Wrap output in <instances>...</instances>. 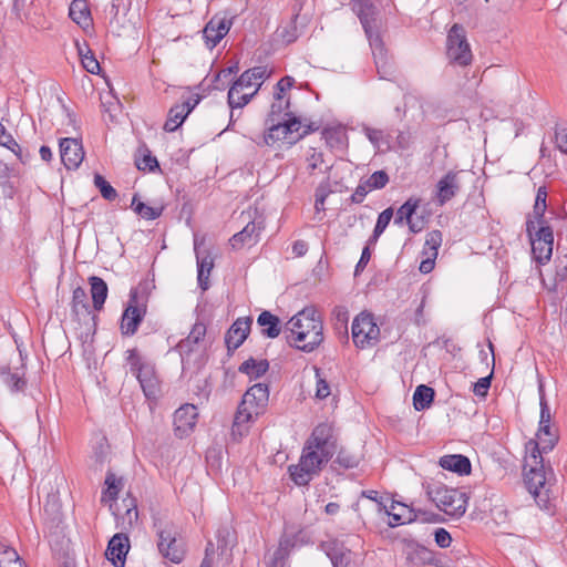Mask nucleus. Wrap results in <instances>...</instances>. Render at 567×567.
I'll return each mask as SVG.
<instances>
[{
    "mask_svg": "<svg viewBox=\"0 0 567 567\" xmlns=\"http://www.w3.org/2000/svg\"><path fill=\"white\" fill-rule=\"evenodd\" d=\"M286 341L303 352H312L323 341V323L313 307H306L285 326Z\"/></svg>",
    "mask_w": 567,
    "mask_h": 567,
    "instance_id": "obj_1",
    "label": "nucleus"
},
{
    "mask_svg": "<svg viewBox=\"0 0 567 567\" xmlns=\"http://www.w3.org/2000/svg\"><path fill=\"white\" fill-rule=\"evenodd\" d=\"M334 453L328 450H317L305 444L297 464L289 465L288 473L298 486H307L329 463Z\"/></svg>",
    "mask_w": 567,
    "mask_h": 567,
    "instance_id": "obj_2",
    "label": "nucleus"
},
{
    "mask_svg": "<svg viewBox=\"0 0 567 567\" xmlns=\"http://www.w3.org/2000/svg\"><path fill=\"white\" fill-rule=\"evenodd\" d=\"M147 284H140L130 291L128 301L122 313L120 330L125 337L134 336L143 322L147 311Z\"/></svg>",
    "mask_w": 567,
    "mask_h": 567,
    "instance_id": "obj_3",
    "label": "nucleus"
},
{
    "mask_svg": "<svg viewBox=\"0 0 567 567\" xmlns=\"http://www.w3.org/2000/svg\"><path fill=\"white\" fill-rule=\"evenodd\" d=\"M426 494L440 511L453 518H460L466 512L468 496L461 489L434 484L426 488Z\"/></svg>",
    "mask_w": 567,
    "mask_h": 567,
    "instance_id": "obj_4",
    "label": "nucleus"
},
{
    "mask_svg": "<svg viewBox=\"0 0 567 567\" xmlns=\"http://www.w3.org/2000/svg\"><path fill=\"white\" fill-rule=\"evenodd\" d=\"M126 354L130 371L138 380L144 395L148 400H156L161 393V383L154 365L151 362L144 361L135 348L127 350Z\"/></svg>",
    "mask_w": 567,
    "mask_h": 567,
    "instance_id": "obj_5",
    "label": "nucleus"
},
{
    "mask_svg": "<svg viewBox=\"0 0 567 567\" xmlns=\"http://www.w3.org/2000/svg\"><path fill=\"white\" fill-rule=\"evenodd\" d=\"M526 234L532 245V254L538 264L550 260L554 247V231L549 225H542L536 230L535 221L530 216L526 219Z\"/></svg>",
    "mask_w": 567,
    "mask_h": 567,
    "instance_id": "obj_6",
    "label": "nucleus"
},
{
    "mask_svg": "<svg viewBox=\"0 0 567 567\" xmlns=\"http://www.w3.org/2000/svg\"><path fill=\"white\" fill-rule=\"evenodd\" d=\"M154 526L157 528V548L161 555L174 564H179L185 557V548L177 539V527L173 523H155Z\"/></svg>",
    "mask_w": 567,
    "mask_h": 567,
    "instance_id": "obj_7",
    "label": "nucleus"
},
{
    "mask_svg": "<svg viewBox=\"0 0 567 567\" xmlns=\"http://www.w3.org/2000/svg\"><path fill=\"white\" fill-rule=\"evenodd\" d=\"M352 340L357 348L365 349L380 341V328L371 312L359 313L351 326Z\"/></svg>",
    "mask_w": 567,
    "mask_h": 567,
    "instance_id": "obj_8",
    "label": "nucleus"
},
{
    "mask_svg": "<svg viewBox=\"0 0 567 567\" xmlns=\"http://www.w3.org/2000/svg\"><path fill=\"white\" fill-rule=\"evenodd\" d=\"M446 55L452 64L467 66L473 54L466 39V32L461 24H453L446 38Z\"/></svg>",
    "mask_w": 567,
    "mask_h": 567,
    "instance_id": "obj_9",
    "label": "nucleus"
},
{
    "mask_svg": "<svg viewBox=\"0 0 567 567\" xmlns=\"http://www.w3.org/2000/svg\"><path fill=\"white\" fill-rule=\"evenodd\" d=\"M268 123L270 126L264 137L267 145H274L279 141L295 144L297 142L295 132L300 131L302 127L300 118L295 116L291 112H286L282 121Z\"/></svg>",
    "mask_w": 567,
    "mask_h": 567,
    "instance_id": "obj_10",
    "label": "nucleus"
},
{
    "mask_svg": "<svg viewBox=\"0 0 567 567\" xmlns=\"http://www.w3.org/2000/svg\"><path fill=\"white\" fill-rule=\"evenodd\" d=\"M524 482L528 492L534 496L538 504L540 502H547V472L544 464L535 465L530 462L524 464Z\"/></svg>",
    "mask_w": 567,
    "mask_h": 567,
    "instance_id": "obj_11",
    "label": "nucleus"
},
{
    "mask_svg": "<svg viewBox=\"0 0 567 567\" xmlns=\"http://www.w3.org/2000/svg\"><path fill=\"white\" fill-rule=\"evenodd\" d=\"M463 174V169H451L439 179L435 185V200L437 205H445L460 193Z\"/></svg>",
    "mask_w": 567,
    "mask_h": 567,
    "instance_id": "obj_12",
    "label": "nucleus"
},
{
    "mask_svg": "<svg viewBox=\"0 0 567 567\" xmlns=\"http://www.w3.org/2000/svg\"><path fill=\"white\" fill-rule=\"evenodd\" d=\"M207 333V328L204 322L197 321L194 323L192 330L188 336L182 339L175 350L179 353L183 368L188 363L189 357L193 352L197 350L199 344L204 342L205 336Z\"/></svg>",
    "mask_w": 567,
    "mask_h": 567,
    "instance_id": "obj_13",
    "label": "nucleus"
},
{
    "mask_svg": "<svg viewBox=\"0 0 567 567\" xmlns=\"http://www.w3.org/2000/svg\"><path fill=\"white\" fill-rule=\"evenodd\" d=\"M72 316L76 320H81L82 317L86 320V324H90L89 329L95 332L97 324V316L92 313L91 306L87 301L86 291L82 287H76L72 293L71 301Z\"/></svg>",
    "mask_w": 567,
    "mask_h": 567,
    "instance_id": "obj_14",
    "label": "nucleus"
},
{
    "mask_svg": "<svg viewBox=\"0 0 567 567\" xmlns=\"http://www.w3.org/2000/svg\"><path fill=\"white\" fill-rule=\"evenodd\" d=\"M251 324V317H243L234 321L225 334V344L228 352H234L245 342L250 332Z\"/></svg>",
    "mask_w": 567,
    "mask_h": 567,
    "instance_id": "obj_15",
    "label": "nucleus"
},
{
    "mask_svg": "<svg viewBox=\"0 0 567 567\" xmlns=\"http://www.w3.org/2000/svg\"><path fill=\"white\" fill-rule=\"evenodd\" d=\"M231 20L226 17L214 16L203 30V38L208 48H215L221 39L229 32Z\"/></svg>",
    "mask_w": 567,
    "mask_h": 567,
    "instance_id": "obj_16",
    "label": "nucleus"
},
{
    "mask_svg": "<svg viewBox=\"0 0 567 567\" xmlns=\"http://www.w3.org/2000/svg\"><path fill=\"white\" fill-rule=\"evenodd\" d=\"M307 445H311L317 450H328L331 453L337 452V439L333 434V427L329 423L318 424L306 441Z\"/></svg>",
    "mask_w": 567,
    "mask_h": 567,
    "instance_id": "obj_17",
    "label": "nucleus"
},
{
    "mask_svg": "<svg viewBox=\"0 0 567 567\" xmlns=\"http://www.w3.org/2000/svg\"><path fill=\"white\" fill-rule=\"evenodd\" d=\"M61 161L68 169L78 168L84 158L82 143L72 137L60 140Z\"/></svg>",
    "mask_w": 567,
    "mask_h": 567,
    "instance_id": "obj_18",
    "label": "nucleus"
},
{
    "mask_svg": "<svg viewBox=\"0 0 567 567\" xmlns=\"http://www.w3.org/2000/svg\"><path fill=\"white\" fill-rule=\"evenodd\" d=\"M130 550V538L126 533H116L109 542L106 558L114 567H124Z\"/></svg>",
    "mask_w": 567,
    "mask_h": 567,
    "instance_id": "obj_19",
    "label": "nucleus"
},
{
    "mask_svg": "<svg viewBox=\"0 0 567 567\" xmlns=\"http://www.w3.org/2000/svg\"><path fill=\"white\" fill-rule=\"evenodd\" d=\"M404 554L406 560L414 566L434 565V553L413 539L404 538Z\"/></svg>",
    "mask_w": 567,
    "mask_h": 567,
    "instance_id": "obj_20",
    "label": "nucleus"
},
{
    "mask_svg": "<svg viewBox=\"0 0 567 567\" xmlns=\"http://www.w3.org/2000/svg\"><path fill=\"white\" fill-rule=\"evenodd\" d=\"M197 408L194 404H184L174 413L175 432L179 435L188 434L197 422Z\"/></svg>",
    "mask_w": 567,
    "mask_h": 567,
    "instance_id": "obj_21",
    "label": "nucleus"
},
{
    "mask_svg": "<svg viewBox=\"0 0 567 567\" xmlns=\"http://www.w3.org/2000/svg\"><path fill=\"white\" fill-rule=\"evenodd\" d=\"M382 512L391 518L388 524L390 527L410 524L419 518V514L413 508L398 501H392L390 508L385 505Z\"/></svg>",
    "mask_w": 567,
    "mask_h": 567,
    "instance_id": "obj_22",
    "label": "nucleus"
},
{
    "mask_svg": "<svg viewBox=\"0 0 567 567\" xmlns=\"http://www.w3.org/2000/svg\"><path fill=\"white\" fill-rule=\"evenodd\" d=\"M202 97V95L196 94V99L194 100L192 106H187V104H176L172 106L168 111V116L163 128L166 132H175L184 123L187 115L200 102Z\"/></svg>",
    "mask_w": 567,
    "mask_h": 567,
    "instance_id": "obj_23",
    "label": "nucleus"
},
{
    "mask_svg": "<svg viewBox=\"0 0 567 567\" xmlns=\"http://www.w3.org/2000/svg\"><path fill=\"white\" fill-rule=\"evenodd\" d=\"M125 512L123 514H118L113 512L116 518V527L121 529V533L130 532L133 526L137 523L138 519V511L136 505V499L133 497H127L122 501Z\"/></svg>",
    "mask_w": 567,
    "mask_h": 567,
    "instance_id": "obj_24",
    "label": "nucleus"
},
{
    "mask_svg": "<svg viewBox=\"0 0 567 567\" xmlns=\"http://www.w3.org/2000/svg\"><path fill=\"white\" fill-rule=\"evenodd\" d=\"M244 405L248 404L255 411L261 413L269 400V389L265 383H256L250 386L243 395Z\"/></svg>",
    "mask_w": 567,
    "mask_h": 567,
    "instance_id": "obj_25",
    "label": "nucleus"
},
{
    "mask_svg": "<svg viewBox=\"0 0 567 567\" xmlns=\"http://www.w3.org/2000/svg\"><path fill=\"white\" fill-rule=\"evenodd\" d=\"M269 75L270 71H268L266 65H258L246 70L233 84L245 89L256 84V90L258 91Z\"/></svg>",
    "mask_w": 567,
    "mask_h": 567,
    "instance_id": "obj_26",
    "label": "nucleus"
},
{
    "mask_svg": "<svg viewBox=\"0 0 567 567\" xmlns=\"http://www.w3.org/2000/svg\"><path fill=\"white\" fill-rule=\"evenodd\" d=\"M439 464L442 468L458 475H468L472 471L470 458L462 454L444 455L440 458Z\"/></svg>",
    "mask_w": 567,
    "mask_h": 567,
    "instance_id": "obj_27",
    "label": "nucleus"
},
{
    "mask_svg": "<svg viewBox=\"0 0 567 567\" xmlns=\"http://www.w3.org/2000/svg\"><path fill=\"white\" fill-rule=\"evenodd\" d=\"M257 324L261 327V334L269 339L277 338L282 330L279 317L268 310H264L259 313Z\"/></svg>",
    "mask_w": 567,
    "mask_h": 567,
    "instance_id": "obj_28",
    "label": "nucleus"
},
{
    "mask_svg": "<svg viewBox=\"0 0 567 567\" xmlns=\"http://www.w3.org/2000/svg\"><path fill=\"white\" fill-rule=\"evenodd\" d=\"M92 305L95 311H101L104 307L109 293V287L105 280L97 276L89 277Z\"/></svg>",
    "mask_w": 567,
    "mask_h": 567,
    "instance_id": "obj_29",
    "label": "nucleus"
},
{
    "mask_svg": "<svg viewBox=\"0 0 567 567\" xmlns=\"http://www.w3.org/2000/svg\"><path fill=\"white\" fill-rule=\"evenodd\" d=\"M259 227L255 221H249L243 230L236 233L230 239L229 243L234 249H239L244 245L255 244L257 241Z\"/></svg>",
    "mask_w": 567,
    "mask_h": 567,
    "instance_id": "obj_30",
    "label": "nucleus"
},
{
    "mask_svg": "<svg viewBox=\"0 0 567 567\" xmlns=\"http://www.w3.org/2000/svg\"><path fill=\"white\" fill-rule=\"evenodd\" d=\"M268 360H256L252 357H250L239 365L238 371L240 373L247 374L249 379H259L268 371Z\"/></svg>",
    "mask_w": 567,
    "mask_h": 567,
    "instance_id": "obj_31",
    "label": "nucleus"
},
{
    "mask_svg": "<svg viewBox=\"0 0 567 567\" xmlns=\"http://www.w3.org/2000/svg\"><path fill=\"white\" fill-rule=\"evenodd\" d=\"M351 3L362 27L369 25V21H375L377 8L372 0H351Z\"/></svg>",
    "mask_w": 567,
    "mask_h": 567,
    "instance_id": "obj_32",
    "label": "nucleus"
},
{
    "mask_svg": "<svg viewBox=\"0 0 567 567\" xmlns=\"http://www.w3.org/2000/svg\"><path fill=\"white\" fill-rule=\"evenodd\" d=\"M69 16L72 21L82 27H87L92 21L85 0H73L69 8Z\"/></svg>",
    "mask_w": 567,
    "mask_h": 567,
    "instance_id": "obj_33",
    "label": "nucleus"
},
{
    "mask_svg": "<svg viewBox=\"0 0 567 567\" xmlns=\"http://www.w3.org/2000/svg\"><path fill=\"white\" fill-rule=\"evenodd\" d=\"M244 89L245 87L237 86V85L233 84L228 91L227 103H228L229 107L231 109L230 121H233L234 109H241V107L246 106L250 102L252 96L257 93V90H255L252 93H249V94H247V93L240 94V92Z\"/></svg>",
    "mask_w": 567,
    "mask_h": 567,
    "instance_id": "obj_34",
    "label": "nucleus"
},
{
    "mask_svg": "<svg viewBox=\"0 0 567 567\" xmlns=\"http://www.w3.org/2000/svg\"><path fill=\"white\" fill-rule=\"evenodd\" d=\"M259 414L260 413L258 411H255V409L249 406L248 404L244 405V401L241 400V402L238 405L235 417H234V423H233V429H231L233 434L238 433L241 435L243 434L241 426L247 424L248 422H250L254 416H258Z\"/></svg>",
    "mask_w": 567,
    "mask_h": 567,
    "instance_id": "obj_35",
    "label": "nucleus"
},
{
    "mask_svg": "<svg viewBox=\"0 0 567 567\" xmlns=\"http://www.w3.org/2000/svg\"><path fill=\"white\" fill-rule=\"evenodd\" d=\"M435 392L431 386L420 384L413 393V406L416 411L429 409L434 401Z\"/></svg>",
    "mask_w": 567,
    "mask_h": 567,
    "instance_id": "obj_36",
    "label": "nucleus"
},
{
    "mask_svg": "<svg viewBox=\"0 0 567 567\" xmlns=\"http://www.w3.org/2000/svg\"><path fill=\"white\" fill-rule=\"evenodd\" d=\"M131 208L143 219L155 220L162 216L164 207H152L138 199V194H134Z\"/></svg>",
    "mask_w": 567,
    "mask_h": 567,
    "instance_id": "obj_37",
    "label": "nucleus"
},
{
    "mask_svg": "<svg viewBox=\"0 0 567 567\" xmlns=\"http://www.w3.org/2000/svg\"><path fill=\"white\" fill-rule=\"evenodd\" d=\"M332 168V165L326 166L324 173L328 174V177L321 182L315 192V209L316 212H324V203L327 197L332 193L330 185V176L329 173Z\"/></svg>",
    "mask_w": 567,
    "mask_h": 567,
    "instance_id": "obj_38",
    "label": "nucleus"
},
{
    "mask_svg": "<svg viewBox=\"0 0 567 567\" xmlns=\"http://www.w3.org/2000/svg\"><path fill=\"white\" fill-rule=\"evenodd\" d=\"M537 440L545 453L551 451L558 442V435L551 431L550 423H539Z\"/></svg>",
    "mask_w": 567,
    "mask_h": 567,
    "instance_id": "obj_39",
    "label": "nucleus"
},
{
    "mask_svg": "<svg viewBox=\"0 0 567 567\" xmlns=\"http://www.w3.org/2000/svg\"><path fill=\"white\" fill-rule=\"evenodd\" d=\"M322 138L331 150H342L347 144V135L342 128L327 127L322 131Z\"/></svg>",
    "mask_w": 567,
    "mask_h": 567,
    "instance_id": "obj_40",
    "label": "nucleus"
},
{
    "mask_svg": "<svg viewBox=\"0 0 567 567\" xmlns=\"http://www.w3.org/2000/svg\"><path fill=\"white\" fill-rule=\"evenodd\" d=\"M328 556L333 567H357L352 558V551L343 546L332 548Z\"/></svg>",
    "mask_w": 567,
    "mask_h": 567,
    "instance_id": "obj_41",
    "label": "nucleus"
},
{
    "mask_svg": "<svg viewBox=\"0 0 567 567\" xmlns=\"http://www.w3.org/2000/svg\"><path fill=\"white\" fill-rule=\"evenodd\" d=\"M363 133L374 147L381 148L384 145L388 150L392 148L391 133L369 126H363Z\"/></svg>",
    "mask_w": 567,
    "mask_h": 567,
    "instance_id": "obj_42",
    "label": "nucleus"
},
{
    "mask_svg": "<svg viewBox=\"0 0 567 567\" xmlns=\"http://www.w3.org/2000/svg\"><path fill=\"white\" fill-rule=\"evenodd\" d=\"M361 457L359 454L351 452L346 447H341L337 452V457L332 463V467L339 465L344 470L355 468L359 466Z\"/></svg>",
    "mask_w": 567,
    "mask_h": 567,
    "instance_id": "obj_43",
    "label": "nucleus"
},
{
    "mask_svg": "<svg viewBox=\"0 0 567 567\" xmlns=\"http://www.w3.org/2000/svg\"><path fill=\"white\" fill-rule=\"evenodd\" d=\"M1 375L3 378L4 384L12 391V392H20L23 391L27 386V381L23 377V373L19 372H11L9 367L1 369Z\"/></svg>",
    "mask_w": 567,
    "mask_h": 567,
    "instance_id": "obj_44",
    "label": "nucleus"
},
{
    "mask_svg": "<svg viewBox=\"0 0 567 567\" xmlns=\"http://www.w3.org/2000/svg\"><path fill=\"white\" fill-rule=\"evenodd\" d=\"M420 198H409L398 210L396 216L394 219V224L402 225L405 220L406 223L410 221V219L415 214L416 209L420 206Z\"/></svg>",
    "mask_w": 567,
    "mask_h": 567,
    "instance_id": "obj_45",
    "label": "nucleus"
},
{
    "mask_svg": "<svg viewBox=\"0 0 567 567\" xmlns=\"http://www.w3.org/2000/svg\"><path fill=\"white\" fill-rule=\"evenodd\" d=\"M0 146H4L10 150L22 163L24 157L22 155V148L13 136L7 131V128L0 123Z\"/></svg>",
    "mask_w": 567,
    "mask_h": 567,
    "instance_id": "obj_46",
    "label": "nucleus"
},
{
    "mask_svg": "<svg viewBox=\"0 0 567 567\" xmlns=\"http://www.w3.org/2000/svg\"><path fill=\"white\" fill-rule=\"evenodd\" d=\"M375 21H369V25L363 27V30L369 39L370 45L373 50V55H383L384 48L379 32L375 30Z\"/></svg>",
    "mask_w": 567,
    "mask_h": 567,
    "instance_id": "obj_47",
    "label": "nucleus"
},
{
    "mask_svg": "<svg viewBox=\"0 0 567 567\" xmlns=\"http://www.w3.org/2000/svg\"><path fill=\"white\" fill-rule=\"evenodd\" d=\"M238 71V65L235 64L233 66H228L226 69L220 70L217 72L213 80L212 84L208 85V87H212L213 90H224L226 84L230 81L231 75L235 74Z\"/></svg>",
    "mask_w": 567,
    "mask_h": 567,
    "instance_id": "obj_48",
    "label": "nucleus"
},
{
    "mask_svg": "<svg viewBox=\"0 0 567 567\" xmlns=\"http://www.w3.org/2000/svg\"><path fill=\"white\" fill-rule=\"evenodd\" d=\"M106 489L103 492L102 501L107 497L110 501H116L118 493L122 487V480L117 478L116 475L112 472H107L105 477Z\"/></svg>",
    "mask_w": 567,
    "mask_h": 567,
    "instance_id": "obj_49",
    "label": "nucleus"
},
{
    "mask_svg": "<svg viewBox=\"0 0 567 567\" xmlns=\"http://www.w3.org/2000/svg\"><path fill=\"white\" fill-rule=\"evenodd\" d=\"M526 451L527 455L525 456V464L529 462L535 465L544 464V458L542 454L545 452L542 450V444H539L538 441L533 439L529 440L526 443Z\"/></svg>",
    "mask_w": 567,
    "mask_h": 567,
    "instance_id": "obj_50",
    "label": "nucleus"
},
{
    "mask_svg": "<svg viewBox=\"0 0 567 567\" xmlns=\"http://www.w3.org/2000/svg\"><path fill=\"white\" fill-rule=\"evenodd\" d=\"M290 100H275L271 104L270 112L268 114L267 122L282 121L286 112L289 111Z\"/></svg>",
    "mask_w": 567,
    "mask_h": 567,
    "instance_id": "obj_51",
    "label": "nucleus"
},
{
    "mask_svg": "<svg viewBox=\"0 0 567 567\" xmlns=\"http://www.w3.org/2000/svg\"><path fill=\"white\" fill-rule=\"evenodd\" d=\"M442 244V233L437 229L430 231L426 235L424 254L432 255L434 258L437 257V250Z\"/></svg>",
    "mask_w": 567,
    "mask_h": 567,
    "instance_id": "obj_52",
    "label": "nucleus"
},
{
    "mask_svg": "<svg viewBox=\"0 0 567 567\" xmlns=\"http://www.w3.org/2000/svg\"><path fill=\"white\" fill-rule=\"evenodd\" d=\"M94 185L104 199L114 200L117 197L116 189L102 175H94Z\"/></svg>",
    "mask_w": 567,
    "mask_h": 567,
    "instance_id": "obj_53",
    "label": "nucleus"
},
{
    "mask_svg": "<svg viewBox=\"0 0 567 567\" xmlns=\"http://www.w3.org/2000/svg\"><path fill=\"white\" fill-rule=\"evenodd\" d=\"M136 166L143 172H154L159 169L158 161L151 154L148 148L144 150L143 156L136 159Z\"/></svg>",
    "mask_w": 567,
    "mask_h": 567,
    "instance_id": "obj_54",
    "label": "nucleus"
},
{
    "mask_svg": "<svg viewBox=\"0 0 567 567\" xmlns=\"http://www.w3.org/2000/svg\"><path fill=\"white\" fill-rule=\"evenodd\" d=\"M197 266H198L197 279H198L199 287L203 290H206L208 288L207 279H208V275L213 268V261L212 260L208 261L207 258H204L197 262Z\"/></svg>",
    "mask_w": 567,
    "mask_h": 567,
    "instance_id": "obj_55",
    "label": "nucleus"
},
{
    "mask_svg": "<svg viewBox=\"0 0 567 567\" xmlns=\"http://www.w3.org/2000/svg\"><path fill=\"white\" fill-rule=\"evenodd\" d=\"M85 54H83V59L81 60L83 68L92 73L97 74L101 71V66L99 61L95 59L93 51L89 45H84Z\"/></svg>",
    "mask_w": 567,
    "mask_h": 567,
    "instance_id": "obj_56",
    "label": "nucleus"
},
{
    "mask_svg": "<svg viewBox=\"0 0 567 567\" xmlns=\"http://www.w3.org/2000/svg\"><path fill=\"white\" fill-rule=\"evenodd\" d=\"M389 175L385 171H377L364 182L371 188V190H373L384 188L389 183Z\"/></svg>",
    "mask_w": 567,
    "mask_h": 567,
    "instance_id": "obj_57",
    "label": "nucleus"
},
{
    "mask_svg": "<svg viewBox=\"0 0 567 567\" xmlns=\"http://www.w3.org/2000/svg\"><path fill=\"white\" fill-rule=\"evenodd\" d=\"M374 62L380 78L383 80H391L394 75V69L390 63H388L384 54L375 55Z\"/></svg>",
    "mask_w": 567,
    "mask_h": 567,
    "instance_id": "obj_58",
    "label": "nucleus"
},
{
    "mask_svg": "<svg viewBox=\"0 0 567 567\" xmlns=\"http://www.w3.org/2000/svg\"><path fill=\"white\" fill-rule=\"evenodd\" d=\"M315 372H316V379H317L316 398L319 400H323V399L328 398L331 393L330 385L327 382V380L321 375L320 368H315Z\"/></svg>",
    "mask_w": 567,
    "mask_h": 567,
    "instance_id": "obj_59",
    "label": "nucleus"
},
{
    "mask_svg": "<svg viewBox=\"0 0 567 567\" xmlns=\"http://www.w3.org/2000/svg\"><path fill=\"white\" fill-rule=\"evenodd\" d=\"M295 84V79L290 75L281 78L275 85V100H282L286 91L290 90Z\"/></svg>",
    "mask_w": 567,
    "mask_h": 567,
    "instance_id": "obj_60",
    "label": "nucleus"
},
{
    "mask_svg": "<svg viewBox=\"0 0 567 567\" xmlns=\"http://www.w3.org/2000/svg\"><path fill=\"white\" fill-rule=\"evenodd\" d=\"M492 378H493V370L491 373L486 377L480 378L474 384H473V392L477 396H486L488 389L492 384Z\"/></svg>",
    "mask_w": 567,
    "mask_h": 567,
    "instance_id": "obj_61",
    "label": "nucleus"
},
{
    "mask_svg": "<svg viewBox=\"0 0 567 567\" xmlns=\"http://www.w3.org/2000/svg\"><path fill=\"white\" fill-rule=\"evenodd\" d=\"M392 217H393V209L391 207L381 212L378 216L377 224H375L373 230L377 231V234L382 235L383 231L386 229L388 225L390 224Z\"/></svg>",
    "mask_w": 567,
    "mask_h": 567,
    "instance_id": "obj_62",
    "label": "nucleus"
},
{
    "mask_svg": "<svg viewBox=\"0 0 567 567\" xmlns=\"http://www.w3.org/2000/svg\"><path fill=\"white\" fill-rule=\"evenodd\" d=\"M306 161L310 174H312L320 165L324 163L323 154L321 152H317L316 150H311V153L307 156Z\"/></svg>",
    "mask_w": 567,
    "mask_h": 567,
    "instance_id": "obj_63",
    "label": "nucleus"
},
{
    "mask_svg": "<svg viewBox=\"0 0 567 567\" xmlns=\"http://www.w3.org/2000/svg\"><path fill=\"white\" fill-rule=\"evenodd\" d=\"M370 190L371 188L367 185V183L361 182L354 189L353 194L350 196V202L352 204H361Z\"/></svg>",
    "mask_w": 567,
    "mask_h": 567,
    "instance_id": "obj_64",
    "label": "nucleus"
}]
</instances>
